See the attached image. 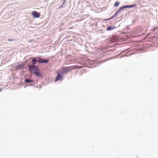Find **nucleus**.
<instances>
[{
	"instance_id": "nucleus-1",
	"label": "nucleus",
	"mask_w": 158,
	"mask_h": 158,
	"mask_svg": "<svg viewBox=\"0 0 158 158\" xmlns=\"http://www.w3.org/2000/svg\"><path fill=\"white\" fill-rule=\"evenodd\" d=\"M78 67V66L75 65L65 67L60 70V73L62 74L67 73L71 70L75 69Z\"/></svg>"
},
{
	"instance_id": "nucleus-2",
	"label": "nucleus",
	"mask_w": 158,
	"mask_h": 158,
	"mask_svg": "<svg viewBox=\"0 0 158 158\" xmlns=\"http://www.w3.org/2000/svg\"><path fill=\"white\" fill-rule=\"evenodd\" d=\"M135 6H136V5L134 4V5H126V6H122V7H120L119 8V9H118V10L112 16L111 18H109L107 19H105V20H109L111 19H112L115 16H116L117 15H118V14L120 12V11L122 9H123L124 8H127L133 7Z\"/></svg>"
},
{
	"instance_id": "nucleus-3",
	"label": "nucleus",
	"mask_w": 158,
	"mask_h": 158,
	"mask_svg": "<svg viewBox=\"0 0 158 158\" xmlns=\"http://www.w3.org/2000/svg\"><path fill=\"white\" fill-rule=\"evenodd\" d=\"M31 14L34 17L36 18H39L41 16L40 13H38L36 11H33L31 13Z\"/></svg>"
},
{
	"instance_id": "nucleus-4",
	"label": "nucleus",
	"mask_w": 158,
	"mask_h": 158,
	"mask_svg": "<svg viewBox=\"0 0 158 158\" xmlns=\"http://www.w3.org/2000/svg\"><path fill=\"white\" fill-rule=\"evenodd\" d=\"M60 74L61 73H60V71L57 73V77H56L55 79V81H56L60 80L62 76L60 75Z\"/></svg>"
},
{
	"instance_id": "nucleus-5",
	"label": "nucleus",
	"mask_w": 158,
	"mask_h": 158,
	"mask_svg": "<svg viewBox=\"0 0 158 158\" xmlns=\"http://www.w3.org/2000/svg\"><path fill=\"white\" fill-rule=\"evenodd\" d=\"M37 69V67L35 65H32L29 66V70L30 72L32 71L33 70H36Z\"/></svg>"
},
{
	"instance_id": "nucleus-6",
	"label": "nucleus",
	"mask_w": 158,
	"mask_h": 158,
	"mask_svg": "<svg viewBox=\"0 0 158 158\" xmlns=\"http://www.w3.org/2000/svg\"><path fill=\"white\" fill-rule=\"evenodd\" d=\"M38 62L40 63H48V60H44L43 59H40L38 60Z\"/></svg>"
},
{
	"instance_id": "nucleus-7",
	"label": "nucleus",
	"mask_w": 158,
	"mask_h": 158,
	"mask_svg": "<svg viewBox=\"0 0 158 158\" xmlns=\"http://www.w3.org/2000/svg\"><path fill=\"white\" fill-rule=\"evenodd\" d=\"M116 28L115 26H114L113 27H111V26H109L107 27V31H110L112 30V29H114Z\"/></svg>"
},
{
	"instance_id": "nucleus-8",
	"label": "nucleus",
	"mask_w": 158,
	"mask_h": 158,
	"mask_svg": "<svg viewBox=\"0 0 158 158\" xmlns=\"http://www.w3.org/2000/svg\"><path fill=\"white\" fill-rule=\"evenodd\" d=\"M25 81L27 83H32L33 82V81L31 80L26 79L25 80Z\"/></svg>"
},
{
	"instance_id": "nucleus-9",
	"label": "nucleus",
	"mask_w": 158,
	"mask_h": 158,
	"mask_svg": "<svg viewBox=\"0 0 158 158\" xmlns=\"http://www.w3.org/2000/svg\"><path fill=\"white\" fill-rule=\"evenodd\" d=\"M35 74L37 76H39V77H41V75L40 74V73L39 72H37L36 71H35L34 72Z\"/></svg>"
},
{
	"instance_id": "nucleus-10",
	"label": "nucleus",
	"mask_w": 158,
	"mask_h": 158,
	"mask_svg": "<svg viewBox=\"0 0 158 158\" xmlns=\"http://www.w3.org/2000/svg\"><path fill=\"white\" fill-rule=\"evenodd\" d=\"M32 64H35L36 63V62L37 61V60L35 58H34L32 59Z\"/></svg>"
},
{
	"instance_id": "nucleus-11",
	"label": "nucleus",
	"mask_w": 158,
	"mask_h": 158,
	"mask_svg": "<svg viewBox=\"0 0 158 158\" xmlns=\"http://www.w3.org/2000/svg\"><path fill=\"white\" fill-rule=\"evenodd\" d=\"M119 3L118 2H116L114 5V6L115 7H117L119 5Z\"/></svg>"
},
{
	"instance_id": "nucleus-12",
	"label": "nucleus",
	"mask_w": 158,
	"mask_h": 158,
	"mask_svg": "<svg viewBox=\"0 0 158 158\" xmlns=\"http://www.w3.org/2000/svg\"><path fill=\"white\" fill-rule=\"evenodd\" d=\"M23 67V64H21V65H18L17 66V67L19 68H22Z\"/></svg>"
},
{
	"instance_id": "nucleus-13",
	"label": "nucleus",
	"mask_w": 158,
	"mask_h": 158,
	"mask_svg": "<svg viewBox=\"0 0 158 158\" xmlns=\"http://www.w3.org/2000/svg\"><path fill=\"white\" fill-rule=\"evenodd\" d=\"M8 40L9 41H12L14 40L9 39Z\"/></svg>"
},
{
	"instance_id": "nucleus-14",
	"label": "nucleus",
	"mask_w": 158,
	"mask_h": 158,
	"mask_svg": "<svg viewBox=\"0 0 158 158\" xmlns=\"http://www.w3.org/2000/svg\"><path fill=\"white\" fill-rule=\"evenodd\" d=\"M65 2H66L65 0H63V3H65Z\"/></svg>"
},
{
	"instance_id": "nucleus-15",
	"label": "nucleus",
	"mask_w": 158,
	"mask_h": 158,
	"mask_svg": "<svg viewBox=\"0 0 158 158\" xmlns=\"http://www.w3.org/2000/svg\"><path fill=\"white\" fill-rule=\"evenodd\" d=\"M1 91V89H0V91Z\"/></svg>"
}]
</instances>
